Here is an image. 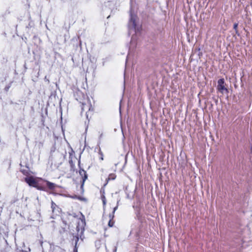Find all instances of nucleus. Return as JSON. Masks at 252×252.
Segmentation results:
<instances>
[{
	"label": "nucleus",
	"mask_w": 252,
	"mask_h": 252,
	"mask_svg": "<svg viewBox=\"0 0 252 252\" xmlns=\"http://www.w3.org/2000/svg\"><path fill=\"white\" fill-rule=\"evenodd\" d=\"M110 218H112V219L113 218V215H112V216H110Z\"/></svg>",
	"instance_id": "15"
},
{
	"label": "nucleus",
	"mask_w": 252,
	"mask_h": 252,
	"mask_svg": "<svg viewBox=\"0 0 252 252\" xmlns=\"http://www.w3.org/2000/svg\"><path fill=\"white\" fill-rule=\"evenodd\" d=\"M106 200H105V197H104L103 198V205H105L106 204Z\"/></svg>",
	"instance_id": "10"
},
{
	"label": "nucleus",
	"mask_w": 252,
	"mask_h": 252,
	"mask_svg": "<svg viewBox=\"0 0 252 252\" xmlns=\"http://www.w3.org/2000/svg\"><path fill=\"white\" fill-rule=\"evenodd\" d=\"M129 27L130 30L133 29L134 31L139 30V27L137 25L136 18L135 16L131 15L129 23Z\"/></svg>",
	"instance_id": "3"
},
{
	"label": "nucleus",
	"mask_w": 252,
	"mask_h": 252,
	"mask_svg": "<svg viewBox=\"0 0 252 252\" xmlns=\"http://www.w3.org/2000/svg\"><path fill=\"white\" fill-rule=\"evenodd\" d=\"M80 221L82 226H84L85 224V220L84 219H82L80 220Z\"/></svg>",
	"instance_id": "9"
},
{
	"label": "nucleus",
	"mask_w": 252,
	"mask_h": 252,
	"mask_svg": "<svg viewBox=\"0 0 252 252\" xmlns=\"http://www.w3.org/2000/svg\"><path fill=\"white\" fill-rule=\"evenodd\" d=\"M80 174H82V175L84 174L85 175L84 177V178L83 179V182H84L86 180V179H87V175H86L85 171H84V170H80Z\"/></svg>",
	"instance_id": "7"
},
{
	"label": "nucleus",
	"mask_w": 252,
	"mask_h": 252,
	"mask_svg": "<svg viewBox=\"0 0 252 252\" xmlns=\"http://www.w3.org/2000/svg\"><path fill=\"white\" fill-rule=\"evenodd\" d=\"M114 221H112L111 220H110L108 223V225L110 227H112L114 225Z\"/></svg>",
	"instance_id": "8"
},
{
	"label": "nucleus",
	"mask_w": 252,
	"mask_h": 252,
	"mask_svg": "<svg viewBox=\"0 0 252 252\" xmlns=\"http://www.w3.org/2000/svg\"><path fill=\"white\" fill-rule=\"evenodd\" d=\"M44 183H46V185L48 186L49 189H53L56 187V185L52 183H51L50 182L45 181Z\"/></svg>",
	"instance_id": "5"
},
{
	"label": "nucleus",
	"mask_w": 252,
	"mask_h": 252,
	"mask_svg": "<svg viewBox=\"0 0 252 252\" xmlns=\"http://www.w3.org/2000/svg\"><path fill=\"white\" fill-rule=\"evenodd\" d=\"M237 28V24H234V28L235 29H236V28Z\"/></svg>",
	"instance_id": "12"
},
{
	"label": "nucleus",
	"mask_w": 252,
	"mask_h": 252,
	"mask_svg": "<svg viewBox=\"0 0 252 252\" xmlns=\"http://www.w3.org/2000/svg\"><path fill=\"white\" fill-rule=\"evenodd\" d=\"M116 177L115 174H110L108 178V180H114Z\"/></svg>",
	"instance_id": "6"
},
{
	"label": "nucleus",
	"mask_w": 252,
	"mask_h": 252,
	"mask_svg": "<svg viewBox=\"0 0 252 252\" xmlns=\"http://www.w3.org/2000/svg\"><path fill=\"white\" fill-rule=\"evenodd\" d=\"M117 207H116L114 208V210H113V214H114L115 211L117 210Z\"/></svg>",
	"instance_id": "11"
},
{
	"label": "nucleus",
	"mask_w": 252,
	"mask_h": 252,
	"mask_svg": "<svg viewBox=\"0 0 252 252\" xmlns=\"http://www.w3.org/2000/svg\"><path fill=\"white\" fill-rule=\"evenodd\" d=\"M92 106L89 102H88L87 103L83 104V107H82V110L83 111H90L91 110H92Z\"/></svg>",
	"instance_id": "4"
},
{
	"label": "nucleus",
	"mask_w": 252,
	"mask_h": 252,
	"mask_svg": "<svg viewBox=\"0 0 252 252\" xmlns=\"http://www.w3.org/2000/svg\"><path fill=\"white\" fill-rule=\"evenodd\" d=\"M55 204H54L53 202H52V207L54 209V206H55Z\"/></svg>",
	"instance_id": "13"
},
{
	"label": "nucleus",
	"mask_w": 252,
	"mask_h": 252,
	"mask_svg": "<svg viewBox=\"0 0 252 252\" xmlns=\"http://www.w3.org/2000/svg\"><path fill=\"white\" fill-rule=\"evenodd\" d=\"M25 181L30 186L33 187L39 190H45L44 182L45 180L41 178L28 176L25 178Z\"/></svg>",
	"instance_id": "1"
},
{
	"label": "nucleus",
	"mask_w": 252,
	"mask_h": 252,
	"mask_svg": "<svg viewBox=\"0 0 252 252\" xmlns=\"http://www.w3.org/2000/svg\"><path fill=\"white\" fill-rule=\"evenodd\" d=\"M100 155H101L100 159H101V160H103V155H102V153H100Z\"/></svg>",
	"instance_id": "14"
},
{
	"label": "nucleus",
	"mask_w": 252,
	"mask_h": 252,
	"mask_svg": "<svg viewBox=\"0 0 252 252\" xmlns=\"http://www.w3.org/2000/svg\"><path fill=\"white\" fill-rule=\"evenodd\" d=\"M217 90L221 94L227 93L228 90L225 87L223 79H220L218 81Z\"/></svg>",
	"instance_id": "2"
}]
</instances>
